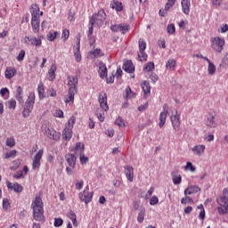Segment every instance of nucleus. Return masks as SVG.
Returning <instances> with one entry per match:
<instances>
[{
	"label": "nucleus",
	"mask_w": 228,
	"mask_h": 228,
	"mask_svg": "<svg viewBox=\"0 0 228 228\" xmlns=\"http://www.w3.org/2000/svg\"><path fill=\"white\" fill-rule=\"evenodd\" d=\"M79 81L77 80V77H68V86L69 92L68 95L65 98V102L68 104V102H74V95L77 94V84Z\"/></svg>",
	"instance_id": "nucleus-1"
},
{
	"label": "nucleus",
	"mask_w": 228,
	"mask_h": 228,
	"mask_svg": "<svg viewBox=\"0 0 228 228\" xmlns=\"http://www.w3.org/2000/svg\"><path fill=\"white\" fill-rule=\"evenodd\" d=\"M104 20H106V12L103 9H101L98 13L94 14L91 17L89 24L92 26H94V24H97V26H102V22H104Z\"/></svg>",
	"instance_id": "nucleus-2"
},
{
	"label": "nucleus",
	"mask_w": 228,
	"mask_h": 228,
	"mask_svg": "<svg viewBox=\"0 0 228 228\" xmlns=\"http://www.w3.org/2000/svg\"><path fill=\"white\" fill-rule=\"evenodd\" d=\"M212 42V48L216 53H222L224 51V45H225V40L221 37H214L211 39Z\"/></svg>",
	"instance_id": "nucleus-3"
},
{
	"label": "nucleus",
	"mask_w": 228,
	"mask_h": 228,
	"mask_svg": "<svg viewBox=\"0 0 228 228\" xmlns=\"http://www.w3.org/2000/svg\"><path fill=\"white\" fill-rule=\"evenodd\" d=\"M145 49H147V43L143 39H139V52L138 58L140 61H147V53H145Z\"/></svg>",
	"instance_id": "nucleus-4"
},
{
	"label": "nucleus",
	"mask_w": 228,
	"mask_h": 228,
	"mask_svg": "<svg viewBox=\"0 0 228 228\" xmlns=\"http://www.w3.org/2000/svg\"><path fill=\"white\" fill-rule=\"evenodd\" d=\"M171 122L174 131H179V127H181V121L179 120V116H177V110L175 109H173Z\"/></svg>",
	"instance_id": "nucleus-5"
},
{
	"label": "nucleus",
	"mask_w": 228,
	"mask_h": 228,
	"mask_svg": "<svg viewBox=\"0 0 228 228\" xmlns=\"http://www.w3.org/2000/svg\"><path fill=\"white\" fill-rule=\"evenodd\" d=\"M44 133L48 136V138H50V140L58 141L61 136V134H60V132H56L53 128L46 127L45 128Z\"/></svg>",
	"instance_id": "nucleus-6"
},
{
	"label": "nucleus",
	"mask_w": 228,
	"mask_h": 228,
	"mask_svg": "<svg viewBox=\"0 0 228 228\" xmlns=\"http://www.w3.org/2000/svg\"><path fill=\"white\" fill-rule=\"evenodd\" d=\"M99 102L102 110L104 111H108V110H110V107H108V95L106 93H101L99 94Z\"/></svg>",
	"instance_id": "nucleus-7"
},
{
	"label": "nucleus",
	"mask_w": 228,
	"mask_h": 228,
	"mask_svg": "<svg viewBox=\"0 0 228 228\" xmlns=\"http://www.w3.org/2000/svg\"><path fill=\"white\" fill-rule=\"evenodd\" d=\"M42 36H38V37H25V44H31V45L39 46L42 45Z\"/></svg>",
	"instance_id": "nucleus-8"
},
{
	"label": "nucleus",
	"mask_w": 228,
	"mask_h": 228,
	"mask_svg": "<svg viewBox=\"0 0 228 228\" xmlns=\"http://www.w3.org/2000/svg\"><path fill=\"white\" fill-rule=\"evenodd\" d=\"M78 197L80 200H82L86 204H89V202H92V199L94 198V192H88L86 191H84L83 192H80L78 194Z\"/></svg>",
	"instance_id": "nucleus-9"
},
{
	"label": "nucleus",
	"mask_w": 228,
	"mask_h": 228,
	"mask_svg": "<svg viewBox=\"0 0 228 228\" xmlns=\"http://www.w3.org/2000/svg\"><path fill=\"white\" fill-rule=\"evenodd\" d=\"M42 156H44V150H39L38 152L35 155L32 168H38L40 167V159H42Z\"/></svg>",
	"instance_id": "nucleus-10"
},
{
	"label": "nucleus",
	"mask_w": 228,
	"mask_h": 228,
	"mask_svg": "<svg viewBox=\"0 0 228 228\" xmlns=\"http://www.w3.org/2000/svg\"><path fill=\"white\" fill-rule=\"evenodd\" d=\"M174 4H175V0H167V3L166 4L165 8L160 9L159 12L160 17H165V15L167 14V12H168V10H170V8L174 6Z\"/></svg>",
	"instance_id": "nucleus-11"
},
{
	"label": "nucleus",
	"mask_w": 228,
	"mask_h": 228,
	"mask_svg": "<svg viewBox=\"0 0 228 228\" xmlns=\"http://www.w3.org/2000/svg\"><path fill=\"white\" fill-rule=\"evenodd\" d=\"M33 104H35V93H30L27 102H25V109L33 111Z\"/></svg>",
	"instance_id": "nucleus-12"
},
{
	"label": "nucleus",
	"mask_w": 228,
	"mask_h": 228,
	"mask_svg": "<svg viewBox=\"0 0 228 228\" xmlns=\"http://www.w3.org/2000/svg\"><path fill=\"white\" fill-rule=\"evenodd\" d=\"M134 168L131 166H126L125 167V174L126 175V179L130 182L133 183L134 181Z\"/></svg>",
	"instance_id": "nucleus-13"
},
{
	"label": "nucleus",
	"mask_w": 228,
	"mask_h": 228,
	"mask_svg": "<svg viewBox=\"0 0 228 228\" xmlns=\"http://www.w3.org/2000/svg\"><path fill=\"white\" fill-rule=\"evenodd\" d=\"M199 191H200V187L197 185H191L184 190V195H193L195 193H199Z\"/></svg>",
	"instance_id": "nucleus-14"
},
{
	"label": "nucleus",
	"mask_w": 228,
	"mask_h": 228,
	"mask_svg": "<svg viewBox=\"0 0 228 228\" xmlns=\"http://www.w3.org/2000/svg\"><path fill=\"white\" fill-rule=\"evenodd\" d=\"M215 117H216V114H215V112L208 113L207 121L208 127H216V121H215Z\"/></svg>",
	"instance_id": "nucleus-15"
},
{
	"label": "nucleus",
	"mask_w": 228,
	"mask_h": 228,
	"mask_svg": "<svg viewBox=\"0 0 228 228\" xmlns=\"http://www.w3.org/2000/svg\"><path fill=\"white\" fill-rule=\"evenodd\" d=\"M181 4L183 12L185 15H190V8L191 6V3L190 2V0H182Z\"/></svg>",
	"instance_id": "nucleus-16"
},
{
	"label": "nucleus",
	"mask_w": 228,
	"mask_h": 228,
	"mask_svg": "<svg viewBox=\"0 0 228 228\" xmlns=\"http://www.w3.org/2000/svg\"><path fill=\"white\" fill-rule=\"evenodd\" d=\"M171 177L174 184H179L183 181V176L179 175V170H175L171 173Z\"/></svg>",
	"instance_id": "nucleus-17"
},
{
	"label": "nucleus",
	"mask_w": 228,
	"mask_h": 228,
	"mask_svg": "<svg viewBox=\"0 0 228 228\" xmlns=\"http://www.w3.org/2000/svg\"><path fill=\"white\" fill-rule=\"evenodd\" d=\"M123 70H125V72H128L129 74L134 72V66L133 65V61H126L123 64Z\"/></svg>",
	"instance_id": "nucleus-18"
},
{
	"label": "nucleus",
	"mask_w": 228,
	"mask_h": 228,
	"mask_svg": "<svg viewBox=\"0 0 228 228\" xmlns=\"http://www.w3.org/2000/svg\"><path fill=\"white\" fill-rule=\"evenodd\" d=\"M204 151H206V145L204 144L196 145L192 148V151L196 156H202V154H204Z\"/></svg>",
	"instance_id": "nucleus-19"
},
{
	"label": "nucleus",
	"mask_w": 228,
	"mask_h": 228,
	"mask_svg": "<svg viewBox=\"0 0 228 228\" xmlns=\"http://www.w3.org/2000/svg\"><path fill=\"white\" fill-rule=\"evenodd\" d=\"M31 26L34 33H38L40 31V20L38 18H32Z\"/></svg>",
	"instance_id": "nucleus-20"
},
{
	"label": "nucleus",
	"mask_w": 228,
	"mask_h": 228,
	"mask_svg": "<svg viewBox=\"0 0 228 228\" xmlns=\"http://www.w3.org/2000/svg\"><path fill=\"white\" fill-rule=\"evenodd\" d=\"M63 138L69 142L72 138V126H66L62 132Z\"/></svg>",
	"instance_id": "nucleus-21"
},
{
	"label": "nucleus",
	"mask_w": 228,
	"mask_h": 228,
	"mask_svg": "<svg viewBox=\"0 0 228 228\" xmlns=\"http://www.w3.org/2000/svg\"><path fill=\"white\" fill-rule=\"evenodd\" d=\"M99 74H100V77H102V79H104V77H107L108 76V68H106V64L104 63H101L99 66Z\"/></svg>",
	"instance_id": "nucleus-22"
},
{
	"label": "nucleus",
	"mask_w": 228,
	"mask_h": 228,
	"mask_svg": "<svg viewBox=\"0 0 228 228\" xmlns=\"http://www.w3.org/2000/svg\"><path fill=\"white\" fill-rule=\"evenodd\" d=\"M66 158H67V163L69 164V166L71 167V168H74V167H76V155L68 154Z\"/></svg>",
	"instance_id": "nucleus-23"
},
{
	"label": "nucleus",
	"mask_w": 228,
	"mask_h": 228,
	"mask_svg": "<svg viewBox=\"0 0 228 228\" xmlns=\"http://www.w3.org/2000/svg\"><path fill=\"white\" fill-rule=\"evenodd\" d=\"M110 8L116 12H122L124 7L122 6V3L114 0L113 3L110 4Z\"/></svg>",
	"instance_id": "nucleus-24"
},
{
	"label": "nucleus",
	"mask_w": 228,
	"mask_h": 228,
	"mask_svg": "<svg viewBox=\"0 0 228 228\" xmlns=\"http://www.w3.org/2000/svg\"><path fill=\"white\" fill-rule=\"evenodd\" d=\"M77 51L74 50V56L77 61L79 62L81 61V53H79L81 39L79 37H77Z\"/></svg>",
	"instance_id": "nucleus-25"
},
{
	"label": "nucleus",
	"mask_w": 228,
	"mask_h": 228,
	"mask_svg": "<svg viewBox=\"0 0 228 228\" xmlns=\"http://www.w3.org/2000/svg\"><path fill=\"white\" fill-rule=\"evenodd\" d=\"M38 12H40V8L38 7V5L33 4L30 9L32 19H38Z\"/></svg>",
	"instance_id": "nucleus-26"
},
{
	"label": "nucleus",
	"mask_w": 228,
	"mask_h": 228,
	"mask_svg": "<svg viewBox=\"0 0 228 228\" xmlns=\"http://www.w3.org/2000/svg\"><path fill=\"white\" fill-rule=\"evenodd\" d=\"M74 151L75 154L78 155L85 152V144H83L82 142H77Z\"/></svg>",
	"instance_id": "nucleus-27"
},
{
	"label": "nucleus",
	"mask_w": 228,
	"mask_h": 228,
	"mask_svg": "<svg viewBox=\"0 0 228 228\" xmlns=\"http://www.w3.org/2000/svg\"><path fill=\"white\" fill-rule=\"evenodd\" d=\"M16 72H17V70L14 68H7L5 69V77L7 79H12V77H13V76H15Z\"/></svg>",
	"instance_id": "nucleus-28"
},
{
	"label": "nucleus",
	"mask_w": 228,
	"mask_h": 228,
	"mask_svg": "<svg viewBox=\"0 0 228 228\" xmlns=\"http://www.w3.org/2000/svg\"><path fill=\"white\" fill-rule=\"evenodd\" d=\"M142 88L144 95H149L151 94V84L148 81H144L142 84Z\"/></svg>",
	"instance_id": "nucleus-29"
},
{
	"label": "nucleus",
	"mask_w": 228,
	"mask_h": 228,
	"mask_svg": "<svg viewBox=\"0 0 228 228\" xmlns=\"http://www.w3.org/2000/svg\"><path fill=\"white\" fill-rule=\"evenodd\" d=\"M15 97L20 104H24V99H22V86H18Z\"/></svg>",
	"instance_id": "nucleus-30"
},
{
	"label": "nucleus",
	"mask_w": 228,
	"mask_h": 228,
	"mask_svg": "<svg viewBox=\"0 0 228 228\" xmlns=\"http://www.w3.org/2000/svg\"><path fill=\"white\" fill-rule=\"evenodd\" d=\"M207 61L208 63V72L209 76H213L215 74V72H216V66H215V64L213 62H211V61L209 59Z\"/></svg>",
	"instance_id": "nucleus-31"
},
{
	"label": "nucleus",
	"mask_w": 228,
	"mask_h": 228,
	"mask_svg": "<svg viewBox=\"0 0 228 228\" xmlns=\"http://www.w3.org/2000/svg\"><path fill=\"white\" fill-rule=\"evenodd\" d=\"M167 115L165 112H161L159 115V127H163L167 124Z\"/></svg>",
	"instance_id": "nucleus-32"
},
{
	"label": "nucleus",
	"mask_w": 228,
	"mask_h": 228,
	"mask_svg": "<svg viewBox=\"0 0 228 228\" xmlns=\"http://www.w3.org/2000/svg\"><path fill=\"white\" fill-rule=\"evenodd\" d=\"M60 36V33L58 31H54V32H49L46 36L47 40H49V42H54V40H56V38Z\"/></svg>",
	"instance_id": "nucleus-33"
},
{
	"label": "nucleus",
	"mask_w": 228,
	"mask_h": 228,
	"mask_svg": "<svg viewBox=\"0 0 228 228\" xmlns=\"http://www.w3.org/2000/svg\"><path fill=\"white\" fill-rule=\"evenodd\" d=\"M217 203L221 208H228V198H224L221 196L219 199H217Z\"/></svg>",
	"instance_id": "nucleus-34"
},
{
	"label": "nucleus",
	"mask_w": 228,
	"mask_h": 228,
	"mask_svg": "<svg viewBox=\"0 0 228 228\" xmlns=\"http://www.w3.org/2000/svg\"><path fill=\"white\" fill-rule=\"evenodd\" d=\"M175 60L174 59H170L167 61V64H166V68L167 69V70H174V69H175Z\"/></svg>",
	"instance_id": "nucleus-35"
},
{
	"label": "nucleus",
	"mask_w": 228,
	"mask_h": 228,
	"mask_svg": "<svg viewBox=\"0 0 228 228\" xmlns=\"http://www.w3.org/2000/svg\"><path fill=\"white\" fill-rule=\"evenodd\" d=\"M56 65L53 64L49 70V77H51L52 81L56 79Z\"/></svg>",
	"instance_id": "nucleus-36"
},
{
	"label": "nucleus",
	"mask_w": 228,
	"mask_h": 228,
	"mask_svg": "<svg viewBox=\"0 0 228 228\" xmlns=\"http://www.w3.org/2000/svg\"><path fill=\"white\" fill-rule=\"evenodd\" d=\"M96 115L100 122H104V110H96Z\"/></svg>",
	"instance_id": "nucleus-37"
},
{
	"label": "nucleus",
	"mask_w": 228,
	"mask_h": 228,
	"mask_svg": "<svg viewBox=\"0 0 228 228\" xmlns=\"http://www.w3.org/2000/svg\"><path fill=\"white\" fill-rule=\"evenodd\" d=\"M144 219H145V208H142L137 216V221L139 222V224H142V222H143Z\"/></svg>",
	"instance_id": "nucleus-38"
},
{
	"label": "nucleus",
	"mask_w": 228,
	"mask_h": 228,
	"mask_svg": "<svg viewBox=\"0 0 228 228\" xmlns=\"http://www.w3.org/2000/svg\"><path fill=\"white\" fill-rule=\"evenodd\" d=\"M37 93L39 95V99H44V84L40 83L37 86Z\"/></svg>",
	"instance_id": "nucleus-39"
},
{
	"label": "nucleus",
	"mask_w": 228,
	"mask_h": 228,
	"mask_svg": "<svg viewBox=\"0 0 228 228\" xmlns=\"http://www.w3.org/2000/svg\"><path fill=\"white\" fill-rule=\"evenodd\" d=\"M78 156L81 165H86V162L88 161V157L85 156V152L79 153Z\"/></svg>",
	"instance_id": "nucleus-40"
},
{
	"label": "nucleus",
	"mask_w": 228,
	"mask_h": 228,
	"mask_svg": "<svg viewBox=\"0 0 228 228\" xmlns=\"http://www.w3.org/2000/svg\"><path fill=\"white\" fill-rule=\"evenodd\" d=\"M33 216L34 220H36L37 222H42V220H44V212L33 214Z\"/></svg>",
	"instance_id": "nucleus-41"
},
{
	"label": "nucleus",
	"mask_w": 228,
	"mask_h": 228,
	"mask_svg": "<svg viewBox=\"0 0 228 228\" xmlns=\"http://www.w3.org/2000/svg\"><path fill=\"white\" fill-rule=\"evenodd\" d=\"M185 170H190L191 172H195L197 170V167L193 166V164L190 161L186 163V166L184 167Z\"/></svg>",
	"instance_id": "nucleus-42"
},
{
	"label": "nucleus",
	"mask_w": 228,
	"mask_h": 228,
	"mask_svg": "<svg viewBox=\"0 0 228 228\" xmlns=\"http://www.w3.org/2000/svg\"><path fill=\"white\" fill-rule=\"evenodd\" d=\"M9 110H15L17 108V102L15 100H10L7 102Z\"/></svg>",
	"instance_id": "nucleus-43"
},
{
	"label": "nucleus",
	"mask_w": 228,
	"mask_h": 228,
	"mask_svg": "<svg viewBox=\"0 0 228 228\" xmlns=\"http://www.w3.org/2000/svg\"><path fill=\"white\" fill-rule=\"evenodd\" d=\"M17 156V150H12L5 154V159H10V158H15Z\"/></svg>",
	"instance_id": "nucleus-44"
},
{
	"label": "nucleus",
	"mask_w": 228,
	"mask_h": 228,
	"mask_svg": "<svg viewBox=\"0 0 228 228\" xmlns=\"http://www.w3.org/2000/svg\"><path fill=\"white\" fill-rule=\"evenodd\" d=\"M134 95V93L131 90V87H126V99H132V97Z\"/></svg>",
	"instance_id": "nucleus-45"
},
{
	"label": "nucleus",
	"mask_w": 228,
	"mask_h": 228,
	"mask_svg": "<svg viewBox=\"0 0 228 228\" xmlns=\"http://www.w3.org/2000/svg\"><path fill=\"white\" fill-rule=\"evenodd\" d=\"M116 126L119 127H126V123L124 122L123 118L118 117L115 121Z\"/></svg>",
	"instance_id": "nucleus-46"
},
{
	"label": "nucleus",
	"mask_w": 228,
	"mask_h": 228,
	"mask_svg": "<svg viewBox=\"0 0 228 228\" xmlns=\"http://www.w3.org/2000/svg\"><path fill=\"white\" fill-rule=\"evenodd\" d=\"M152 193H154V187H151L149 189V191H147V194L146 195H143V193L141 194V197L143 199H150L151 196L152 195Z\"/></svg>",
	"instance_id": "nucleus-47"
},
{
	"label": "nucleus",
	"mask_w": 228,
	"mask_h": 228,
	"mask_svg": "<svg viewBox=\"0 0 228 228\" xmlns=\"http://www.w3.org/2000/svg\"><path fill=\"white\" fill-rule=\"evenodd\" d=\"M19 167H20V160L17 159L12 161V166L11 167V170L15 171L17 170V168H19Z\"/></svg>",
	"instance_id": "nucleus-48"
},
{
	"label": "nucleus",
	"mask_w": 228,
	"mask_h": 228,
	"mask_svg": "<svg viewBox=\"0 0 228 228\" xmlns=\"http://www.w3.org/2000/svg\"><path fill=\"white\" fill-rule=\"evenodd\" d=\"M189 202L193 203V199L188 195H185V197L181 200V204H188Z\"/></svg>",
	"instance_id": "nucleus-49"
},
{
	"label": "nucleus",
	"mask_w": 228,
	"mask_h": 228,
	"mask_svg": "<svg viewBox=\"0 0 228 228\" xmlns=\"http://www.w3.org/2000/svg\"><path fill=\"white\" fill-rule=\"evenodd\" d=\"M167 31L169 35H174L175 33V26L174 24H169L167 28Z\"/></svg>",
	"instance_id": "nucleus-50"
},
{
	"label": "nucleus",
	"mask_w": 228,
	"mask_h": 228,
	"mask_svg": "<svg viewBox=\"0 0 228 228\" xmlns=\"http://www.w3.org/2000/svg\"><path fill=\"white\" fill-rule=\"evenodd\" d=\"M44 213V206H34L33 214Z\"/></svg>",
	"instance_id": "nucleus-51"
},
{
	"label": "nucleus",
	"mask_w": 228,
	"mask_h": 228,
	"mask_svg": "<svg viewBox=\"0 0 228 228\" xmlns=\"http://www.w3.org/2000/svg\"><path fill=\"white\" fill-rule=\"evenodd\" d=\"M74 124H76V117L75 116H71L70 118L68 121V125L66 126V127H74Z\"/></svg>",
	"instance_id": "nucleus-52"
},
{
	"label": "nucleus",
	"mask_w": 228,
	"mask_h": 228,
	"mask_svg": "<svg viewBox=\"0 0 228 228\" xmlns=\"http://www.w3.org/2000/svg\"><path fill=\"white\" fill-rule=\"evenodd\" d=\"M16 193H21L23 188L22 185H20V183H14V187L12 189Z\"/></svg>",
	"instance_id": "nucleus-53"
},
{
	"label": "nucleus",
	"mask_w": 228,
	"mask_h": 228,
	"mask_svg": "<svg viewBox=\"0 0 228 228\" xmlns=\"http://www.w3.org/2000/svg\"><path fill=\"white\" fill-rule=\"evenodd\" d=\"M144 70H147V72L154 70V62H148L144 67Z\"/></svg>",
	"instance_id": "nucleus-54"
},
{
	"label": "nucleus",
	"mask_w": 228,
	"mask_h": 228,
	"mask_svg": "<svg viewBox=\"0 0 228 228\" xmlns=\"http://www.w3.org/2000/svg\"><path fill=\"white\" fill-rule=\"evenodd\" d=\"M10 207H11L10 200H8L7 198H4L3 200V209H5V210L10 209Z\"/></svg>",
	"instance_id": "nucleus-55"
},
{
	"label": "nucleus",
	"mask_w": 228,
	"mask_h": 228,
	"mask_svg": "<svg viewBox=\"0 0 228 228\" xmlns=\"http://www.w3.org/2000/svg\"><path fill=\"white\" fill-rule=\"evenodd\" d=\"M217 211L219 215H227L228 208L227 207H218Z\"/></svg>",
	"instance_id": "nucleus-56"
},
{
	"label": "nucleus",
	"mask_w": 228,
	"mask_h": 228,
	"mask_svg": "<svg viewBox=\"0 0 228 228\" xmlns=\"http://www.w3.org/2000/svg\"><path fill=\"white\" fill-rule=\"evenodd\" d=\"M63 225V219L54 218V227H61Z\"/></svg>",
	"instance_id": "nucleus-57"
},
{
	"label": "nucleus",
	"mask_w": 228,
	"mask_h": 228,
	"mask_svg": "<svg viewBox=\"0 0 228 228\" xmlns=\"http://www.w3.org/2000/svg\"><path fill=\"white\" fill-rule=\"evenodd\" d=\"M6 145H7V147H14L15 146V139H13V138H7Z\"/></svg>",
	"instance_id": "nucleus-58"
},
{
	"label": "nucleus",
	"mask_w": 228,
	"mask_h": 228,
	"mask_svg": "<svg viewBox=\"0 0 228 228\" xmlns=\"http://www.w3.org/2000/svg\"><path fill=\"white\" fill-rule=\"evenodd\" d=\"M25 56H26V51L20 50L19 55L17 56L18 61H22Z\"/></svg>",
	"instance_id": "nucleus-59"
},
{
	"label": "nucleus",
	"mask_w": 228,
	"mask_h": 228,
	"mask_svg": "<svg viewBox=\"0 0 228 228\" xmlns=\"http://www.w3.org/2000/svg\"><path fill=\"white\" fill-rule=\"evenodd\" d=\"M122 25H112L110 27L111 31H114L115 33H118L121 31Z\"/></svg>",
	"instance_id": "nucleus-60"
},
{
	"label": "nucleus",
	"mask_w": 228,
	"mask_h": 228,
	"mask_svg": "<svg viewBox=\"0 0 228 228\" xmlns=\"http://www.w3.org/2000/svg\"><path fill=\"white\" fill-rule=\"evenodd\" d=\"M158 202H159V200L156 196H152L150 200L151 206H156V204H158Z\"/></svg>",
	"instance_id": "nucleus-61"
},
{
	"label": "nucleus",
	"mask_w": 228,
	"mask_h": 228,
	"mask_svg": "<svg viewBox=\"0 0 228 228\" xmlns=\"http://www.w3.org/2000/svg\"><path fill=\"white\" fill-rule=\"evenodd\" d=\"M69 35H70V32L69 31V29H64L62 31L61 38H64V40H69Z\"/></svg>",
	"instance_id": "nucleus-62"
},
{
	"label": "nucleus",
	"mask_w": 228,
	"mask_h": 228,
	"mask_svg": "<svg viewBox=\"0 0 228 228\" xmlns=\"http://www.w3.org/2000/svg\"><path fill=\"white\" fill-rule=\"evenodd\" d=\"M34 206H44V203L42 202V198L36 197V200L34 201Z\"/></svg>",
	"instance_id": "nucleus-63"
},
{
	"label": "nucleus",
	"mask_w": 228,
	"mask_h": 228,
	"mask_svg": "<svg viewBox=\"0 0 228 228\" xmlns=\"http://www.w3.org/2000/svg\"><path fill=\"white\" fill-rule=\"evenodd\" d=\"M30 113H31V110L29 109H26V108L23 109L22 115L24 118H28Z\"/></svg>",
	"instance_id": "nucleus-64"
}]
</instances>
